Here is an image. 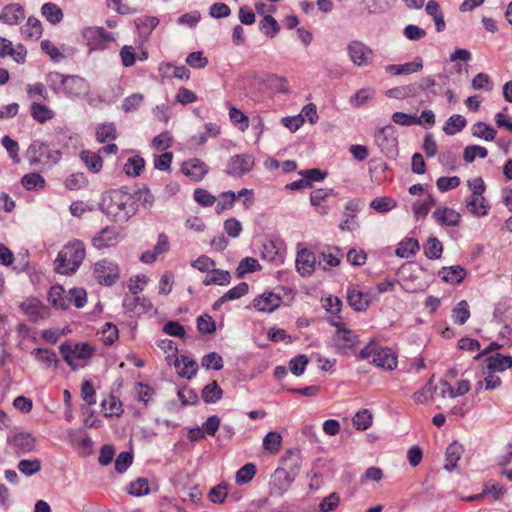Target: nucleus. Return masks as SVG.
Listing matches in <instances>:
<instances>
[{
    "label": "nucleus",
    "mask_w": 512,
    "mask_h": 512,
    "mask_svg": "<svg viewBox=\"0 0 512 512\" xmlns=\"http://www.w3.org/2000/svg\"><path fill=\"white\" fill-rule=\"evenodd\" d=\"M103 207L116 222H126L137 211L135 196L123 189L107 192L103 198Z\"/></svg>",
    "instance_id": "obj_1"
},
{
    "label": "nucleus",
    "mask_w": 512,
    "mask_h": 512,
    "mask_svg": "<svg viewBox=\"0 0 512 512\" xmlns=\"http://www.w3.org/2000/svg\"><path fill=\"white\" fill-rule=\"evenodd\" d=\"M86 256L85 245L80 240L68 242L58 253L54 261L55 271L63 275L75 273Z\"/></svg>",
    "instance_id": "obj_2"
},
{
    "label": "nucleus",
    "mask_w": 512,
    "mask_h": 512,
    "mask_svg": "<svg viewBox=\"0 0 512 512\" xmlns=\"http://www.w3.org/2000/svg\"><path fill=\"white\" fill-rule=\"evenodd\" d=\"M299 458L289 457L283 461V467L275 470L269 484L270 495L280 497L286 493L299 472Z\"/></svg>",
    "instance_id": "obj_3"
},
{
    "label": "nucleus",
    "mask_w": 512,
    "mask_h": 512,
    "mask_svg": "<svg viewBox=\"0 0 512 512\" xmlns=\"http://www.w3.org/2000/svg\"><path fill=\"white\" fill-rule=\"evenodd\" d=\"M60 353L64 361L73 369L83 367L88 359H90L94 352V346L89 343H72L66 342L60 345Z\"/></svg>",
    "instance_id": "obj_4"
},
{
    "label": "nucleus",
    "mask_w": 512,
    "mask_h": 512,
    "mask_svg": "<svg viewBox=\"0 0 512 512\" xmlns=\"http://www.w3.org/2000/svg\"><path fill=\"white\" fill-rule=\"evenodd\" d=\"M48 80L53 90H61L69 97H80L87 92L86 81L78 76H64L58 72H52L48 75Z\"/></svg>",
    "instance_id": "obj_5"
},
{
    "label": "nucleus",
    "mask_w": 512,
    "mask_h": 512,
    "mask_svg": "<svg viewBox=\"0 0 512 512\" xmlns=\"http://www.w3.org/2000/svg\"><path fill=\"white\" fill-rule=\"evenodd\" d=\"M31 164L51 166L59 160L60 153L42 142H34L28 148Z\"/></svg>",
    "instance_id": "obj_6"
},
{
    "label": "nucleus",
    "mask_w": 512,
    "mask_h": 512,
    "mask_svg": "<svg viewBox=\"0 0 512 512\" xmlns=\"http://www.w3.org/2000/svg\"><path fill=\"white\" fill-rule=\"evenodd\" d=\"M93 275L101 285L110 286L119 278L118 265L107 259L95 263Z\"/></svg>",
    "instance_id": "obj_7"
},
{
    "label": "nucleus",
    "mask_w": 512,
    "mask_h": 512,
    "mask_svg": "<svg viewBox=\"0 0 512 512\" xmlns=\"http://www.w3.org/2000/svg\"><path fill=\"white\" fill-rule=\"evenodd\" d=\"M90 50H104L114 39L110 33L101 27H87L82 32Z\"/></svg>",
    "instance_id": "obj_8"
},
{
    "label": "nucleus",
    "mask_w": 512,
    "mask_h": 512,
    "mask_svg": "<svg viewBox=\"0 0 512 512\" xmlns=\"http://www.w3.org/2000/svg\"><path fill=\"white\" fill-rule=\"evenodd\" d=\"M347 51L351 61L357 66H368L373 61L372 49L360 41H351L348 44Z\"/></svg>",
    "instance_id": "obj_9"
},
{
    "label": "nucleus",
    "mask_w": 512,
    "mask_h": 512,
    "mask_svg": "<svg viewBox=\"0 0 512 512\" xmlns=\"http://www.w3.org/2000/svg\"><path fill=\"white\" fill-rule=\"evenodd\" d=\"M253 166V156L248 154L235 155L230 159L227 165V173L233 177H241L251 171Z\"/></svg>",
    "instance_id": "obj_10"
},
{
    "label": "nucleus",
    "mask_w": 512,
    "mask_h": 512,
    "mask_svg": "<svg viewBox=\"0 0 512 512\" xmlns=\"http://www.w3.org/2000/svg\"><path fill=\"white\" fill-rule=\"evenodd\" d=\"M357 335L348 329H338L335 335V345L339 353L348 355L354 352L358 345Z\"/></svg>",
    "instance_id": "obj_11"
},
{
    "label": "nucleus",
    "mask_w": 512,
    "mask_h": 512,
    "mask_svg": "<svg viewBox=\"0 0 512 512\" xmlns=\"http://www.w3.org/2000/svg\"><path fill=\"white\" fill-rule=\"evenodd\" d=\"M20 309L31 321L43 320L48 317V308L37 298H27L20 304Z\"/></svg>",
    "instance_id": "obj_12"
},
{
    "label": "nucleus",
    "mask_w": 512,
    "mask_h": 512,
    "mask_svg": "<svg viewBox=\"0 0 512 512\" xmlns=\"http://www.w3.org/2000/svg\"><path fill=\"white\" fill-rule=\"evenodd\" d=\"M122 239L120 231L115 227L103 228L92 240V244L97 249H103L115 246Z\"/></svg>",
    "instance_id": "obj_13"
},
{
    "label": "nucleus",
    "mask_w": 512,
    "mask_h": 512,
    "mask_svg": "<svg viewBox=\"0 0 512 512\" xmlns=\"http://www.w3.org/2000/svg\"><path fill=\"white\" fill-rule=\"evenodd\" d=\"M182 173L192 181L198 182L202 180L208 173V166L205 162L198 158L185 161L181 166Z\"/></svg>",
    "instance_id": "obj_14"
},
{
    "label": "nucleus",
    "mask_w": 512,
    "mask_h": 512,
    "mask_svg": "<svg viewBox=\"0 0 512 512\" xmlns=\"http://www.w3.org/2000/svg\"><path fill=\"white\" fill-rule=\"evenodd\" d=\"M373 363L384 370L396 369L398 359L396 353L388 347H379L374 353Z\"/></svg>",
    "instance_id": "obj_15"
},
{
    "label": "nucleus",
    "mask_w": 512,
    "mask_h": 512,
    "mask_svg": "<svg viewBox=\"0 0 512 512\" xmlns=\"http://www.w3.org/2000/svg\"><path fill=\"white\" fill-rule=\"evenodd\" d=\"M285 251L284 243L278 239H268L263 243L261 255L270 262H282Z\"/></svg>",
    "instance_id": "obj_16"
},
{
    "label": "nucleus",
    "mask_w": 512,
    "mask_h": 512,
    "mask_svg": "<svg viewBox=\"0 0 512 512\" xmlns=\"http://www.w3.org/2000/svg\"><path fill=\"white\" fill-rule=\"evenodd\" d=\"M316 258L313 252L303 248L297 253L296 268L302 276L311 275L315 269Z\"/></svg>",
    "instance_id": "obj_17"
},
{
    "label": "nucleus",
    "mask_w": 512,
    "mask_h": 512,
    "mask_svg": "<svg viewBox=\"0 0 512 512\" xmlns=\"http://www.w3.org/2000/svg\"><path fill=\"white\" fill-rule=\"evenodd\" d=\"M8 443L18 453H29L34 449L36 439L29 433L20 432L9 437Z\"/></svg>",
    "instance_id": "obj_18"
},
{
    "label": "nucleus",
    "mask_w": 512,
    "mask_h": 512,
    "mask_svg": "<svg viewBox=\"0 0 512 512\" xmlns=\"http://www.w3.org/2000/svg\"><path fill=\"white\" fill-rule=\"evenodd\" d=\"M27 51L24 46H13L6 38H0V57L10 56L17 63H24Z\"/></svg>",
    "instance_id": "obj_19"
},
{
    "label": "nucleus",
    "mask_w": 512,
    "mask_h": 512,
    "mask_svg": "<svg viewBox=\"0 0 512 512\" xmlns=\"http://www.w3.org/2000/svg\"><path fill=\"white\" fill-rule=\"evenodd\" d=\"M25 18V11L19 4L6 5L0 14V21L8 25H16Z\"/></svg>",
    "instance_id": "obj_20"
},
{
    "label": "nucleus",
    "mask_w": 512,
    "mask_h": 512,
    "mask_svg": "<svg viewBox=\"0 0 512 512\" xmlns=\"http://www.w3.org/2000/svg\"><path fill=\"white\" fill-rule=\"evenodd\" d=\"M466 207L471 214L477 217L487 215L490 210L489 201L484 195H470L466 200Z\"/></svg>",
    "instance_id": "obj_21"
},
{
    "label": "nucleus",
    "mask_w": 512,
    "mask_h": 512,
    "mask_svg": "<svg viewBox=\"0 0 512 512\" xmlns=\"http://www.w3.org/2000/svg\"><path fill=\"white\" fill-rule=\"evenodd\" d=\"M423 69V60L420 57L414 58L413 61L404 64H391L385 67L387 73L392 75L412 74Z\"/></svg>",
    "instance_id": "obj_22"
},
{
    "label": "nucleus",
    "mask_w": 512,
    "mask_h": 512,
    "mask_svg": "<svg viewBox=\"0 0 512 512\" xmlns=\"http://www.w3.org/2000/svg\"><path fill=\"white\" fill-rule=\"evenodd\" d=\"M433 218L441 226H456L460 222V214L448 207H438Z\"/></svg>",
    "instance_id": "obj_23"
},
{
    "label": "nucleus",
    "mask_w": 512,
    "mask_h": 512,
    "mask_svg": "<svg viewBox=\"0 0 512 512\" xmlns=\"http://www.w3.org/2000/svg\"><path fill=\"white\" fill-rule=\"evenodd\" d=\"M254 307L262 312H272L281 304V298L272 292L264 293L253 301Z\"/></svg>",
    "instance_id": "obj_24"
},
{
    "label": "nucleus",
    "mask_w": 512,
    "mask_h": 512,
    "mask_svg": "<svg viewBox=\"0 0 512 512\" xmlns=\"http://www.w3.org/2000/svg\"><path fill=\"white\" fill-rule=\"evenodd\" d=\"M330 195H333V190L331 189L319 188L311 192L310 203L315 207L317 213L320 215L328 214L329 207L325 204V202Z\"/></svg>",
    "instance_id": "obj_25"
},
{
    "label": "nucleus",
    "mask_w": 512,
    "mask_h": 512,
    "mask_svg": "<svg viewBox=\"0 0 512 512\" xmlns=\"http://www.w3.org/2000/svg\"><path fill=\"white\" fill-rule=\"evenodd\" d=\"M395 130L392 125L379 128L375 132V142L382 149H390L396 144Z\"/></svg>",
    "instance_id": "obj_26"
},
{
    "label": "nucleus",
    "mask_w": 512,
    "mask_h": 512,
    "mask_svg": "<svg viewBox=\"0 0 512 512\" xmlns=\"http://www.w3.org/2000/svg\"><path fill=\"white\" fill-rule=\"evenodd\" d=\"M174 365L178 374L188 379L194 376L198 369L197 362L185 355L177 357Z\"/></svg>",
    "instance_id": "obj_27"
},
{
    "label": "nucleus",
    "mask_w": 512,
    "mask_h": 512,
    "mask_svg": "<svg viewBox=\"0 0 512 512\" xmlns=\"http://www.w3.org/2000/svg\"><path fill=\"white\" fill-rule=\"evenodd\" d=\"M49 302L58 309H67L70 305L68 300V293L66 294L62 286H52L48 294Z\"/></svg>",
    "instance_id": "obj_28"
},
{
    "label": "nucleus",
    "mask_w": 512,
    "mask_h": 512,
    "mask_svg": "<svg viewBox=\"0 0 512 512\" xmlns=\"http://www.w3.org/2000/svg\"><path fill=\"white\" fill-rule=\"evenodd\" d=\"M439 276L443 281L451 284H459L466 276V270L461 266L443 267L439 271Z\"/></svg>",
    "instance_id": "obj_29"
},
{
    "label": "nucleus",
    "mask_w": 512,
    "mask_h": 512,
    "mask_svg": "<svg viewBox=\"0 0 512 512\" xmlns=\"http://www.w3.org/2000/svg\"><path fill=\"white\" fill-rule=\"evenodd\" d=\"M248 292V284L245 282L239 283L237 286L231 288L223 296H221L214 304L213 309L218 310L221 305L226 301H232L241 298Z\"/></svg>",
    "instance_id": "obj_30"
},
{
    "label": "nucleus",
    "mask_w": 512,
    "mask_h": 512,
    "mask_svg": "<svg viewBox=\"0 0 512 512\" xmlns=\"http://www.w3.org/2000/svg\"><path fill=\"white\" fill-rule=\"evenodd\" d=\"M42 24L40 20L29 17L27 22L21 27V33L25 39L38 40L42 35Z\"/></svg>",
    "instance_id": "obj_31"
},
{
    "label": "nucleus",
    "mask_w": 512,
    "mask_h": 512,
    "mask_svg": "<svg viewBox=\"0 0 512 512\" xmlns=\"http://www.w3.org/2000/svg\"><path fill=\"white\" fill-rule=\"evenodd\" d=\"M342 257L343 253L341 249L335 246H328L321 251L319 263L323 261L329 267H336L340 264Z\"/></svg>",
    "instance_id": "obj_32"
},
{
    "label": "nucleus",
    "mask_w": 512,
    "mask_h": 512,
    "mask_svg": "<svg viewBox=\"0 0 512 512\" xmlns=\"http://www.w3.org/2000/svg\"><path fill=\"white\" fill-rule=\"evenodd\" d=\"M487 367L491 371L502 372L512 367V356L495 354L487 358Z\"/></svg>",
    "instance_id": "obj_33"
},
{
    "label": "nucleus",
    "mask_w": 512,
    "mask_h": 512,
    "mask_svg": "<svg viewBox=\"0 0 512 512\" xmlns=\"http://www.w3.org/2000/svg\"><path fill=\"white\" fill-rule=\"evenodd\" d=\"M231 280V275L228 271L216 269L215 267L211 269V271L206 275L203 280V284L206 286L216 284V285H228Z\"/></svg>",
    "instance_id": "obj_34"
},
{
    "label": "nucleus",
    "mask_w": 512,
    "mask_h": 512,
    "mask_svg": "<svg viewBox=\"0 0 512 512\" xmlns=\"http://www.w3.org/2000/svg\"><path fill=\"white\" fill-rule=\"evenodd\" d=\"M30 113L32 118L41 124L53 119L55 116V113L50 108L38 102L32 103Z\"/></svg>",
    "instance_id": "obj_35"
},
{
    "label": "nucleus",
    "mask_w": 512,
    "mask_h": 512,
    "mask_svg": "<svg viewBox=\"0 0 512 512\" xmlns=\"http://www.w3.org/2000/svg\"><path fill=\"white\" fill-rule=\"evenodd\" d=\"M462 452H463L462 446L456 442L450 444L447 447L446 453H445V465H444V468L447 471H451L456 467L457 462L460 459Z\"/></svg>",
    "instance_id": "obj_36"
},
{
    "label": "nucleus",
    "mask_w": 512,
    "mask_h": 512,
    "mask_svg": "<svg viewBox=\"0 0 512 512\" xmlns=\"http://www.w3.org/2000/svg\"><path fill=\"white\" fill-rule=\"evenodd\" d=\"M467 125V120L464 116L459 114H454L446 121L443 126V131L447 135H454L460 131H462Z\"/></svg>",
    "instance_id": "obj_37"
},
{
    "label": "nucleus",
    "mask_w": 512,
    "mask_h": 512,
    "mask_svg": "<svg viewBox=\"0 0 512 512\" xmlns=\"http://www.w3.org/2000/svg\"><path fill=\"white\" fill-rule=\"evenodd\" d=\"M41 13L53 25L60 23L63 19L61 8L54 3H45L41 8Z\"/></svg>",
    "instance_id": "obj_38"
},
{
    "label": "nucleus",
    "mask_w": 512,
    "mask_h": 512,
    "mask_svg": "<svg viewBox=\"0 0 512 512\" xmlns=\"http://www.w3.org/2000/svg\"><path fill=\"white\" fill-rule=\"evenodd\" d=\"M419 250V243L414 238H405L396 249V255L401 258H409Z\"/></svg>",
    "instance_id": "obj_39"
},
{
    "label": "nucleus",
    "mask_w": 512,
    "mask_h": 512,
    "mask_svg": "<svg viewBox=\"0 0 512 512\" xmlns=\"http://www.w3.org/2000/svg\"><path fill=\"white\" fill-rule=\"evenodd\" d=\"M347 301L349 305L356 311H365L369 305V302L364 294L356 289L348 290Z\"/></svg>",
    "instance_id": "obj_40"
},
{
    "label": "nucleus",
    "mask_w": 512,
    "mask_h": 512,
    "mask_svg": "<svg viewBox=\"0 0 512 512\" xmlns=\"http://www.w3.org/2000/svg\"><path fill=\"white\" fill-rule=\"evenodd\" d=\"M101 407L105 417H119L123 412L121 402L114 396L103 400Z\"/></svg>",
    "instance_id": "obj_41"
},
{
    "label": "nucleus",
    "mask_w": 512,
    "mask_h": 512,
    "mask_svg": "<svg viewBox=\"0 0 512 512\" xmlns=\"http://www.w3.org/2000/svg\"><path fill=\"white\" fill-rule=\"evenodd\" d=\"M80 157L91 172L98 173L102 169L103 162L99 154L86 150Z\"/></svg>",
    "instance_id": "obj_42"
},
{
    "label": "nucleus",
    "mask_w": 512,
    "mask_h": 512,
    "mask_svg": "<svg viewBox=\"0 0 512 512\" xmlns=\"http://www.w3.org/2000/svg\"><path fill=\"white\" fill-rule=\"evenodd\" d=\"M145 167V161L142 157L136 155L128 158L127 162L124 164V172L126 175L131 177H137L141 174Z\"/></svg>",
    "instance_id": "obj_43"
},
{
    "label": "nucleus",
    "mask_w": 512,
    "mask_h": 512,
    "mask_svg": "<svg viewBox=\"0 0 512 512\" xmlns=\"http://www.w3.org/2000/svg\"><path fill=\"white\" fill-rule=\"evenodd\" d=\"M472 134L477 138L492 141L496 137L497 132L492 126L484 122H477L472 127Z\"/></svg>",
    "instance_id": "obj_44"
},
{
    "label": "nucleus",
    "mask_w": 512,
    "mask_h": 512,
    "mask_svg": "<svg viewBox=\"0 0 512 512\" xmlns=\"http://www.w3.org/2000/svg\"><path fill=\"white\" fill-rule=\"evenodd\" d=\"M282 446V436L278 432H269L263 439V448L271 454H277Z\"/></svg>",
    "instance_id": "obj_45"
},
{
    "label": "nucleus",
    "mask_w": 512,
    "mask_h": 512,
    "mask_svg": "<svg viewBox=\"0 0 512 512\" xmlns=\"http://www.w3.org/2000/svg\"><path fill=\"white\" fill-rule=\"evenodd\" d=\"M370 207L378 213H386L397 207V202L389 196L375 198L371 201Z\"/></svg>",
    "instance_id": "obj_46"
},
{
    "label": "nucleus",
    "mask_w": 512,
    "mask_h": 512,
    "mask_svg": "<svg viewBox=\"0 0 512 512\" xmlns=\"http://www.w3.org/2000/svg\"><path fill=\"white\" fill-rule=\"evenodd\" d=\"M266 84L277 93H288V80L283 76L270 74L266 77Z\"/></svg>",
    "instance_id": "obj_47"
},
{
    "label": "nucleus",
    "mask_w": 512,
    "mask_h": 512,
    "mask_svg": "<svg viewBox=\"0 0 512 512\" xmlns=\"http://www.w3.org/2000/svg\"><path fill=\"white\" fill-rule=\"evenodd\" d=\"M129 495L140 497L149 494L150 488L148 480L144 477L137 478L129 484L127 489Z\"/></svg>",
    "instance_id": "obj_48"
},
{
    "label": "nucleus",
    "mask_w": 512,
    "mask_h": 512,
    "mask_svg": "<svg viewBox=\"0 0 512 512\" xmlns=\"http://www.w3.org/2000/svg\"><path fill=\"white\" fill-rule=\"evenodd\" d=\"M352 422L357 430H367L372 425V414L368 409L360 410L355 414Z\"/></svg>",
    "instance_id": "obj_49"
},
{
    "label": "nucleus",
    "mask_w": 512,
    "mask_h": 512,
    "mask_svg": "<svg viewBox=\"0 0 512 512\" xmlns=\"http://www.w3.org/2000/svg\"><path fill=\"white\" fill-rule=\"evenodd\" d=\"M222 397V389L213 381L206 385L202 390V398L206 403H215Z\"/></svg>",
    "instance_id": "obj_50"
},
{
    "label": "nucleus",
    "mask_w": 512,
    "mask_h": 512,
    "mask_svg": "<svg viewBox=\"0 0 512 512\" xmlns=\"http://www.w3.org/2000/svg\"><path fill=\"white\" fill-rule=\"evenodd\" d=\"M443 252V246L441 242L436 237L428 238L427 242L424 244V254L429 259H438L441 257Z\"/></svg>",
    "instance_id": "obj_51"
},
{
    "label": "nucleus",
    "mask_w": 512,
    "mask_h": 512,
    "mask_svg": "<svg viewBox=\"0 0 512 512\" xmlns=\"http://www.w3.org/2000/svg\"><path fill=\"white\" fill-rule=\"evenodd\" d=\"M470 317V311L467 301H460L452 310V319L454 323L463 325Z\"/></svg>",
    "instance_id": "obj_52"
},
{
    "label": "nucleus",
    "mask_w": 512,
    "mask_h": 512,
    "mask_svg": "<svg viewBox=\"0 0 512 512\" xmlns=\"http://www.w3.org/2000/svg\"><path fill=\"white\" fill-rule=\"evenodd\" d=\"M21 183L27 190L36 188L42 189L45 187V179L38 173H29L22 177Z\"/></svg>",
    "instance_id": "obj_53"
},
{
    "label": "nucleus",
    "mask_w": 512,
    "mask_h": 512,
    "mask_svg": "<svg viewBox=\"0 0 512 512\" xmlns=\"http://www.w3.org/2000/svg\"><path fill=\"white\" fill-rule=\"evenodd\" d=\"M229 117L231 122L238 127L241 132H244L249 127V118L235 107L229 109Z\"/></svg>",
    "instance_id": "obj_54"
},
{
    "label": "nucleus",
    "mask_w": 512,
    "mask_h": 512,
    "mask_svg": "<svg viewBox=\"0 0 512 512\" xmlns=\"http://www.w3.org/2000/svg\"><path fill=\"white\" fill-rule=\"evenodd\" d=\"M435 205V199L432 195L427 197L422 202H415L413 204V212L417 219L424 218L429 210Z\"/></svg>",
    "instance_id": "obj_55"
},
{
    "label": "nucleus",
    "mask_w": 512,
    "mask_h": 512,
    "mask_svg": "<svg viewBox=\"0 0 512 512\" xmlns=\"http://www.w3.org/2000/svg\"><path fill=\"white\" fill-rule=\"evenodd\" d=\"M117 132L114 124H102L96 131V138L99 142L105 143L110 140L116 139Z\"/></svg>",
    "instance_id": "obj_56"
},
{
    "label": "nucleus",
    "mask_w": 512,
    "mask_h": 512,
    "mask_svg": "<svg viewBox=\"0 0 512 512\" xmlns=\"http://www.w3.org/2000/svg\"><path fill=\"white\" fill-rule=\"evenodd\" d=\"M260 29L265 35L273 38L278 34L280 26L272 16L268 15L260 21Z\"/></svg>",
    "instance_id": "obj_57"
},
{
    "label": "nucleus",
    "mask_w": 512,
    "mask_h": 512,
    "mask_svg": "<svg viewBox=\"0 0 512 512\" xmlns=\"http://www.w3.org/2000/svg\"><path fill=\"white\" fill-rule=\"evenodd\" d=\"M488 155V151L485 147L479 145H469L465 147L463 152V159L471 163L475 160L476 157L486 158Z\"/></svg>",
    "instance_id": "obj_58"
},
{
    "label": "nucleus",
    "mask_w": 512,
    "mask_h": 512,
    "mask_svg": "<svg viewBox=\"0 0 512 512\" xmlns=\"http://www.w3.org/2000/svg\"><path fill=\"white\" fill-rule=\"evenodd\" d=\"M87 184V179L83 173H74L64 180V185L68 190L75 191L82 189Z\"/></svg>",
    "instance_id": "obj_59"
},
{
    "label": "nucleus",
    "mask_w": 512,
    "mask_h": 512,
    "mask_svg": "<svg viewBox=\"0 0 512 512\" xmlns=\"http://www.w3.org/2000/svg\"><path fill=\"white\" fill-rule=\"evenodd\" d=\"M41 469V461L39 459H24L18 463V470L26 476H32Z\"/></svg>",
    "instance_id": "obj_60"
},
{
    "label": "nucleus",
    "mask_w": 512,
    "mask_h": 512,
    "mask_svg": "<svg viewBox=\"0 0 512 512\" xmlns=\"http://www.w3.org/2000/svg\"><path fill=\"white\" fill-rule=\"evenodd\" d=\"M100 339L105 345H111L118 339V329L112 323H106L100 331Z\"/></svg>",
    "instance_id": "obj_61"
},
{
    "label": "nucleus",
    "mask_w": 512,
    "mask_h": 512,
    "mask_svg": "<svg viewBox=\"0 0 512 512\" xmlns=\"http://www.w3.org/2000/svg\"><path fill=\"white\" fill-rule=\"evenodd\" d=\"M256 474V467L252 463H248L241 467L236 473V482L245 484L250 482Z\"/></svg>",
    "instance_id": "obj_62"
},
{
    "label": "nucleus",
    "mask_w": 512,
    "mask_h": 512,
    "mask_svg": "<svg viewBox=\"0 0 512 512\" xmlns=\"http://www.w3.org/2000/svg\"><path fill=\"white\" fill-rule=\"evenodd\" d=\"M236 198L237 196L233 191L223 192L217 203L216 212L220 214L225 210L231 209L234 206Z\"/></svg>",
    "instance_id": "obj_63"
},
{
    "label": "nucleus",
    "mask_w": 512,
    "mask_h": 512,
    "mask_svg": "<svg viewBox=\"0 0 512 512\" xmlns=\"http://www.w3.org/2000/svg\"><path fill=\"white\" fill-rule=\"evenodd\" d=\"M201 365L206 369L220 370L223 367V359L218 353L212 352L202 358Z\"/></svg>",
    "instance_id": "obj_64"
}]
</instances>
